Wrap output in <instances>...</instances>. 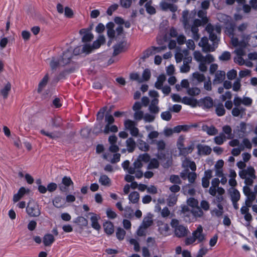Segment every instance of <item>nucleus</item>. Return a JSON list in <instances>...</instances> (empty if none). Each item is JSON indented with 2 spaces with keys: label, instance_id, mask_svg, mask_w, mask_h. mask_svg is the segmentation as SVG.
<instances>
[{
  "label": "nucleus",
  "instance_id": "obj_17",
  "mask_svg": "<svg viewBox=\"0 0 257 257\" xmlns=\"http://www.w3.org/2000/svg\"><path fill=\"white\" fill-rule=\"evenodd\" d=\"M49 78V74L48 73H47L38 84L37 88V92L38 93L40 94L42 92L48 84Z\"/></svg>",
  "mask_w": 257,
  "mask_h": 257
},
{
  "label": "nucleus",
  "instance_id": "obj_51",
  "mask_svg": "<svg viewBox=\"0 0 257 257\" xmlns=\"http://www.w3.org/2000/svg\"><path fill=\"white\" fill-rule=\"evenodd\" d=\"M153 220L151 217H146L144 218L142 224L141 225L144 226L145 228H148L151 226L153 224Z\"/></svg>",
  "mask_w": 257,
  "mask_h": 257
},
{
  "label": "nucleus",
  "instance_id": "obj_5",
  "mask_svg": "<svg viewBox=\"0 0 257 257\" xmlns=\"http://www.w3.org/2000/svg\"><path fill=\"white\" fill-rule=\"evenodd\" d=\"M236 27V36L240 37V40H239V44L238 46L245 47L248 42L249 35L247 33L248 24L243 23Z\"/></svg>",
  "mask_w": 257,
  "mask_h": 257
},
{
  "label": "nucleus",
  "instance_id": "obj_54",
  "mask_svg": "<svg viewBox=\"0 0 257 257\" xmlns=\"http://www.w3.org/2000/svg\"><path fill=\"white\" fill-rule=\"evenodd\" d=\"M52 125L56 127H60L62 125V120L60 117H55L52 119Z\"/></svg>",
  "mask_w": 257,
  "mask_h": 257
},
{
  "label": "nucleus",
  "instance_id": "obj_6",
  "mask_svg": "<svg viewBox=\"0 0 257 257\" xmlns=\"http://www.w3.org/2000/svg\"><path fill=\"white\" fill-rule=\"evenodd\" d=\"M171 225L174 228V233L177 237L181 238L187 235L189 232L188 229L185 226L180 224L178 220L172 219Z\"/></svg>",
  "mask_w": 257,
  "mask_h": 257
},
{
  "label": "nucleus",
  "instance_id": "obj_48",
  "mask_svg": "<svg viewBox=\"0 0 257 257\" xmlns=\"http://www.w3.org/2000/svg\"><path fill=\"white\" fill-rule=\"evenodd\" d=\"M215 111L217 115L218 116H222L225 113V109L224 108V106L223 104L219 103L216 106Z\"/></svg>",
  "mask_w": 257,
  "mask_h": 257
},
{
  "label": "nucleus",
  "instance_id": "obj_36",
  "mask_svg": "<svg viewBox=\"0 0 257 257\" xmlns=\"http://www.w3.org/2000/svg\"><path fill=\"white\" fill-rule=\"evenodd\" d=\"M103 227L105 232L108 234H111L113 231V225L110 221H107L103 224Z\"/></svg>",
  "mask_w": 257,
  "mask_h": 257
},
{
  "label": "nucleus",
  "instance_id": "obj_30",
  "mask_svg": "<svg viewBox=\"0 0 257 257\" xmlns=\"http://www.w3.org/2000/svg\"><path fill=\"white\" fill-rule=\"evenodd\" d=\"M126 144L127 151L130 153L133 152L136 147L135 140L132 138H130L126 141Z\"/></svg>",
  "mask_w": 257,
  "mask_h": 257
},
{
  "label": "nucleus",
  "instance_id": "obj_31",
  "mask_svg": "<svg viewBox=\"0 0 257 257\" xmlns=\"http://www.w3.org/2000/svg\"><path fill=\"white\" fill-rule=\"evenodd\" d=\"M194 148V144L192 143V144L189 147H185L184 146L181 150H180V154L183 156H185L188 154L191 153L193 151Z\"/></svg>",
  "mask_w": 257,
  "mask_h": 257
},
{
  "label": "nucleus",
  "instance_id": "obj_62",
  "mask_svg": "<svg viewBox=\"0 0 257 257\" xmlns=\"http://www.w3.org/2000/svg\"><path fill=\"white\" fill-rule=\"evenodd\" d=\"M231 58V54L228 51L224 52L219 57V59L221 61H228Z\"/></svg>",
  "mask_w": 257,
  "mask_h": 257
},
{
  "label": "nucleus",
  "instance_id": "obj_50",
  "mask_svg": "<svg viewBox=\"0 0 257 257\" xmlns=\"http://www.w3.org/2000/svg\"><path fill=\"white\" fill-rule=\"evenodd\" d=\"M150 163L148 165V169H152L158 168L159 166V163L156 159L150 160Z\"/></svg>",
  "mask_w": 257,
  "mask_h": 257
},
{
  "label": "nucleus",
  "instance_id": "obj_44",
  "mask_svg": "<svg viewBox=\"0 0 257 257\" xmlns=\"http://www.w3.org/2000/svg\"><path fill=\"white\" fill-rule=\"evenodd\" d=\"M202 103L205 107L211 108L213 105V99L210 97H206L202 100Z\"/></svg>",
  "mask_w": 257,
  "mask_h": 257
},
{
  "label": "nucleus",
  "instance_id": "obj_20",
  "mask_svg": "<svg viewBox=\"0 0 257 257\" xmlns=\"http://www.w3.org/2000/svg\"><path fill=\"white\" fill-rule=\"evenodd\" d=\"M88 215H91V217H90V220L91 222V226L96 230H99L101 226L98 222V217L96 214L92 212H90L88 213Z\"/></svg>",
  "mask_w": 257,
  "mask_h": 257
},
{
  "label": "nucleus",
  "instance_id": "obj_28",
  "mask_svg": "<svg viewBox=\"0 0 257 257\" xmlns=\"http://www.w3.org/2000/svg\"><path fill=\"white\" fill-rule=\"evenodd\" d=\"M11 89V84L10 82H8L4 86V88H3L0 91L1 94L3 96L4 98H7L9 92L10 91Z\"/></svg>",
  "mask_w": 257,
  "mask_h": 257
},
{
  "label": "nucleus",
  "instance_id": "obj_32",
  "mask_svg": "<svg viewBox=\"0 0 257 257\" xmlns=\"http://www.w3.org/2000/svg\"><path fill=\"white\" fill-rule=\"evenodd\" d=\"M137 146L139 149L144 152H147L149 150L150 146L145 142L142 140H138L137 142Z\"/></svg>",
  "mask_w": 257,
  "mask_h": 257
},
{
  "label": "nucleus",
  "instance_id": "obj_21",
  "mask_svg": "<svg viewBox=\"0 0 257 257\" xmlns=\"http://www.w3.org/2000/svg\"><path fill=\"white\" fill-rule=\"evenodd\" d=\"M160 7L163 11L169 10L172 12H175L177 10V7L176 5L166 2H162L160 4Z\"/></svg>",
  "mask_w": 257,
  "mask_h": 257
},
{
  "label": "nucleus",
  "instance_id": "obj_38",
  "mask_svg": "<svg viewBox=\"0 0 257 257\" xmlns=\"http://www.w3.org/2000/svg\"><path fill=\"white\" fill-rule=\"evenodd\" d=\"M74 222L81 227H85L88 225V220L82 216L77 217Z\"/></svg>",
  "mask_w": 257,
  "mask_h": 257
},
{
  "label": "nucleus",
  "instance_id": "obj_56",
  "mask_svg": "<svg viewBox=\"0 0 257 257\" xmlns=\"http://www.w3.org/2000/svg\"><path fill=\"white\" fill-rule=\"evenodd\" d=\"M170 181L174 184H181L182 181L178 175H172L170 177Z\"/></svg>",
  "mask_w": 257,
  "mask_h": 257
},
{
  "label": "nucleus",
  "instance_id": "obj_59",
  "mask_svg": "<svg viewBox=\"0 0 257 257\" xmlns=\"http://www.w3.org/2000/svg\"><path fill=\"white\" fill-rule=\"evenodd\" d=\"M116 235L118 239H123L125 235V231L121 228H118L116 232Z\"/></svg>",
  "mask_w": 257,
  "mask_h": 257
},
{
  "label": "nucleus",
  "instance_id": "obj_61",
  "mask_svg": "<svg viewBox=\"0 0 257 257\" xmlns=\"http://www.w3.org/2000/svg\"><path fill=\"white\" fill-rule=\"evenodd\" d=\"M167 200L168 205L169 206H173L176 204L177 200V198L174 194H172L169 196Z\"/></svg>",
  "mask_w": 257,
  "mask_h": 257
},
{
  "label": "nucleus",
  "instance_id": "obj_26",
  "mask_svg": "<svg viewBox=\"0 0 257 257\" xmlns=\"http://www.w3.org/2000/svg\"><path fill=\"white\" fill-rule=\"evenodd\" d=\"M229 191L232 201H238L240 199V193L237 189L234 188H231L229 189Z\"/></svg>",
  "mask_w": 257,
  "mask_h": 257
},
{
  "label": "nucleus",
  "instance_id": "obj_9",
  "mask_svg": "<svg viewBox=\"0 0 257 257\" xmlns=\"http://www.w3.org/2000/svg\"><path fill=\"white\" fill-rule=\"evenodd\" d=\"M219 41L212 42L213 44L211 45L208 43V39L207 37H203L200 42L199 43V45L202 48V51L204 52L207 53L209 52H213L217 47Z\"/></svg>",
  "mask_w": 257,
  "mask_h": 257
},
{
  "label": "nucleus",
  "instance_id": "obj_35",
  "mask_svg": "<svg viewBox=\"0 0 257 257\" xmlns=\"http://www.w3.org/2000/svg\"><path fill=\"white\" fill-rule=\"evenodd\" d=\"M182 102L185 104L189 105L193 107L195 106L197 104L196 99L186 96L183 98Z\"/></svg>",
  "mask_w": 257,
  "mask_h": 257
},
{
  "label": "nucleus",
  "instance_id": "obj_37",
  "mask_svg": "<svg viewBox=\"0 0 257 257\" xmlns=\"http://www.w3.org/2000/svg\"><path fill=\"white\" fill-rule=\"evenodd\" d=\"M166 80V76L164 75H160L157 78V81L155 83V86L158 89H161L163 86L164 82Z\"/></svg>",
  "mask_w": 257,
  "mask_h": 257
},
{
  "label": "nucleus",
  "instance_id": "obj_14",
  "mask_svg": "<svg viewBox=\"0 0 257 257\" xmlns=\"http://www.w3.org/2000/svg\"><path fill=\"white\" fill-rule=\"evenodd\" d=\"M79 34L82 37V42L89 43L94 38L93 35L90 32V29H82L79 31Z\"/></svg>",
  "mask_w": 257,
  "mask_h": 257
},
{
  "label": "nucleus",
  "instance_id": "obj_55",
  "mask_svg": "<svg viewBox=\"0 0 257 257\" xmlns=\"http://www.w3.org/2000/svg\"><path fill=\"white\" fill-rule=\"evenodd\" d=\"M107 106H104L101 108L97 114V120L102 121L104 117V114L107 110Z\"/></svg>",
  "mask_w": 257,
  "mask_h": 257
},
{
  "label": "nucleus",
  "instance_id": "obj_25",
  "mask_svg": "<svg viewBox=\"0 0 257 257\" xmlns=\"http://www.w3.org/2000/svg\"><path fill=\"white\" fill-rule=\"evenodd\" d=\"M126 42L122 41L113 46L114 52L113 55L115 56L121 53L126 45Z\"/></svg>",
  "mask_w": 257,
  "mask_h": 257
},
{
  "label": "nucleus",
  "instance_id": "obj_41",
  "mask_svg": "<svg viewBox=\"0 0 257 257\" xmlns=\"http://www.w3.org/2000/svg\"><path fill=\"white\" fill-rule=\"evenodd\" d=\"M226 139V136L223 133H220L219 136L214 138V141L217 145H221Z\"/></svg>",
  "mask_w": 257,
  "mask_h": 257
},
{
  "label": "nucleus",
  "instance_id": "obj_16",
  "mask_svg": "<svg viewBox=\"0 0 257 257\" xmlns=\"http://www.w3.org/2000/svg\"><path fill=\"white\" fill-rule=\"evenodd\" d=\"M197 149L198 150V154L199 155H208L211 154L212 149L208 146L198 144L197 146Z\"/></svg>",
  "mask_w": 257,
  "mask_h": 257
},
{
  "label": "nucleus",
  "instance_id": "obj_57",
  "mask_svg": "<svg viewBox=\"0 0 257 257\" xmlns=\"http://www.w3.org/2000/svg\"><path fill=\"white\" fill-rule=\"evenodd\" d=\"M151 75L150 70L148 69H146L143 73L142 77H141L142 82L144 81H148L150 78Z\"/></svg>",
  "mask_w": 257,
  "mask_h": 257
},
{
  "label": "nucleus",
  "instance_id": "obj_19",
  "mask_svg": "<svg viewBox=\"0 0 257 257\" xmlns=\"http://www.w3.org/2000/svg\"><path fill=\"white\" fill-rule=\"evenodd\" d=\"M30 190L27 189H26L25 188L22 187H21L18 193L15 194L13 196V201L14 202H17L19 201L27 193H29Z\"/></svg>",
  "mask_w": 257,
  "mask_h": 257
},
{
  "label": "nucleus",
  "instance_id": "obj_13",
  "mask_svg": "<svg viewBox=\"0 0 257 257\" xmlns=\"http://www.w3.org/2000/svg\"><path fill=\"white\" fill-rule=\"evenodd\" d=\"M61 61L59 57H52L50 61L49 65L52 73H55L60 70L63 65L61 64Z\"/></svg>",
  "mask_w": 257,
  "mask_h": 257
},
{
  "label": "nucleus",
  "instance_id": "obj_22",
  "mask_svg": "<svg viewBox=\"0 0 257 257\" xmlns=\"http://www.w3.org/2000/svg\"><path fill=\"white\" fill-rule=\"evenodd\" d=\"M245 108L243 107H235L232 109L231 113L234 116H240L242 118L245 114Z\"/></svg>",
  "mask_w": 257,
  "mask_h": 257
},
{
  "label": "nucleus",
  "instance_id": "obj_18",
  "mask_svg": "<svg viewBox=\"0 0 257 257\" xmlns=\"http://www.w3.org/2000/svg\"><path fill=\"white\" fill-rule=\"evenodd\" d=\"M202 130L210 136H215L218 134V130L214 125L204 124L202 126Z\"/></svg>",
  "mask_w": 257,
  "mask_h": 257
},
{
  "label": "nucleus",
  "instance_id": "obj_58",
  "mask_svg": "<svg viewBox=\"0 0 257 257\" xmlns=\"http://www.w3.org/2000/svg\"><path fill=\"white\" fill-rule=\"evenodd\" d=\"M192 213L195 217H201L203 215V212L200 208V207L197 206L192 211Z\"/></svg>",
  "mask_w": 257,
  "mask_h": 257
},
{
  "label": "nucleus",
  "instance_id": "obj_24",
  "mask_svg": "<svg viewBox=\"0 0 257 257\" xmlns=\"http://www.w3.org/2000/svg\"><path fill=\"white\" fill-rule=\"evenodd\" d=\"M158 158L161 161L162 165L165 168H168L171 166V160L169 158H166L165 155H159Z\"/></svg>",
  "mask_w": 257,
  "mask_h": 257
},
{
  "label": "nucleus",
  "instance_id": "obj_1",
  "mask_svg": "<svg viewBox=\"0 0 257 257\" xmlns=\"http://www.w3.org/2000/svg\"><path fill=\"white\" fill-rule=\"evenodd\" d=\"M241 178L244 179L246 186L243 187V191L247 199L253 202L255 199L254 192H251L248 186H251L253 183V180L256 178L255 170L252 167H248L246 169L242 170L239 173Z\"/></svg>",
  "mask_w": 257,
  "mask_h": 257
},
{
  "label": "nucleus",
  "instance_id": "obj_45",
  "mask_svg": "<svg viewBox=\"0 0 257 257\" xmlns=\"http://www.w3.org/2000/svg\"><path fill=\"white\" fill-rule=\"evenodd\" d=\"M188 15L189 12L188 11H184L182 12V22L185 29H188L189 28L188 20Z\"/></svg>",
  "mask_w": 257,
  "mask_h": 257
},
{
  "label": "nucleus",
  "instance_id": "obj_10",
  "mask_svg": "<svg viewBox=\"0 0 257 257\" xmlns=\"http://www.w3.org/2000/svg\"><path fill=\"white\" fill-rule=\"evenodd\" d=\"M235 29V26L232 23L228 25L226 28V33L231 36V43L234 47L238 46L239 44L238 38L234 37L236 36Z\"/></svg>",
  "mask_w": 257,
  "mask_h": 257
},
{
  "label": "nucleus",
  "instance_id": "obj_7",
  "mask_svg": "<svg viewBox=\"0 0 257 257\" xmlns=\"http://www.w3.org/2000/svg\"><path fill=\"white\" fill-rule=\"evenodd\" d=\"M206 30L209 34V39L212 42L219 41V39L217 36V34H220L221 31V28L220 26L216 25L215 26L208 24Z\"/></svg>",
  "mask_w": 257,
  "mask_h": 257
},
{
  "label": "nucleus",
  "instance_id": "obj_40",
  "mask_svg": "<svg viewBox=\"0 0 257 257\" xmlns=\"http://www.w3.org/2000/svg\"><path fill=\"white\" fill-rule=\"evenodd\" d=\"M118 131V128L115 125H105L103 132L105 134H108L109 132L116 133Z\"/></svg>",
  "mask_w": 257,
  "mask_h": 257
},
{
  "label": "nucleus",
  "instance_id": "obj_8",
  "mask_svg": "<svg viewBox=\"0 0 257 257\" xmlns=\"http://www.w3.org/2000/svg\"><path fill=\"white\" fill-rule=\"evenodd\" d=\"M26 211L28 214L32 217H38L41 214L39 205L33 201H29L26 208Z\"/></svg>",
  "mask_w": 257,
  "mask_h": 257
},
{
  "label": "nucleus",
  "instance_id": "obj_11",
  "mask_svg": "<svg viewBox=\"0 0 257 257\" xmlns=\"http://www.w3.org/2000/svg\"><path fill=\"white\" fill-rule=\"evenodd\" d=\"M150 160L151 157L148 154L145 153L141 154L133 163V166H135V168H137V170H140L143 167V164L149 162Z\"/></svg>",
  "mask_w": 257,
  "mask_h": 257
},
{
  "label": "nucleus",
  "instance_id": "obj_15",
  "mask_svg": "<svg viewBox=\"0 0 257 257\" xmlns=\"http://www.w3.org/2000/svg\"><path fill=\"white\" fill-rule=\"evenodd\" d=\"M192 235L195 240H197L199 242L205 239V236L203 234V228L201 225H199L197 227L196 230L193 232Z\"/></svg>",
  "mask_w": 257,
  "mask_h": 257
},
{
  "label": "nucleus",
  "instance_id": "obj_64",
  "mask_svg": "<svg viewBox=\"0 0 257 257\" xmlns=\"http://www.w3.org/2000/svg\"><path fill=\"white\" fill-rule=\"evenodd\" d=\"M188 94L195 96L198 95L200 93V90L197 87L190 88L187 90Z\"/></svg>",
  "mask_w": 257,
  "mask_h": 257
},
{
  "label": "nucleus",
  "instance_id": "obj_34",
  "mask_svg": "<svg viewBox=\"0 0 257 257\" xmlns=\"http://www.w3.org/2000/svg\"><path fill=\"white\" fill-rule=\"evenodd\" d=\"M99 182L103 186H109L111 184V181L109 177L106 175H101L99 179Z\"/></svg>",
  "mask_w": 257,
  "mask_h": 257
},
{
  "label": "nucleus",
  "instance_id": "obj_42",
  "mask_svg": "<svg viewBox=\"0 0 257 257\" xmlns=\"http://www.w3.org/2000/svg\"><path fill=\"white\" fill-rule=\"evenodd\" d=\"M139 193L137 191L132 192L128 196L130 201L133 203H137L139 200Z\"/></svg>",
  "mask_w": 257,
  "mask_h": 257
},
{
  "label": "nucleus",
  "instance_id": "obj_29",
  "mask_svg": "<svg viewBox=\"0 0 257 257\" xmlns=\"http://www.w3.org/2000/svg\"><path fill=\"white\" fill-rule=\"evenodd\" d=\"M223 133L224 135H227L226 138L228 140L232 139L234 137V135L232 134V129L228 125H226L222 127Z\"/></svg>",
  "mask_w": 257,
  "mask_h": 257
},
{
  "label": "nucleus",
  "instance_id": "obj_4",
  "mask_svg": "<svg viewBox=\"0 0 257 257\" xmlns=\"http://www.w3.org/2000/svg\"><path fill=\"white\" fill-rule=\"evenodd\" d=\"M194 59L200 62L199 69L202 72H205L207 70L206 64H209L214 61L213 56L211 54H207L204 56L200 52L196 51L193 53Z\"/></svg>",
  "mask_w": 257,
  "mask_h": 257
},
{
  "label": "nucleus",
  "instance_id": "obj_52",
  "mask_svg": "<svg viewBox=\"0 0 257 257\" xmlns=\"http://www.w3.org/2000/svg\"><path fill=\"white\" fill-rule=\"evenodd\" d=\"M136 125L137 123L135 122V121L130 119H127L124 122V126L125 128L130 130V131L132 130L134 127H136Z\"/></svg>",
  "mask_w": 257,
  "mask_h": 257
},
{
  "label": "nucleus",
  "instance_id": "obj_33",
  "mask_svg": "<svg viewBox=\"0 0 257 257\" xmlns=\"http://www.w3.org/2000/svg\"><path fill=\"white\" fill-rule=\"evenodd\" d=\"M55 240L52 234H47L43 237V243L45 246H50Z\"/></svg>",
  "mask_w": 257,
  "mask_h": 257
},
{
  "label": "nucleus",
  "instance_id": "obj_3",
  "mask_svg": "<svg viewBox=\"0 0 257 257\" xmlns=\"http://www.w3.org/2000/svg\"><path fill=\"white\" fill-rule=\"evenodd\" d=\"M105 41L104 36L100 35L98 39L93 42L92 44L85 43L75 48L72 51L73 56H76L81 54H89L95 49L99 48L102 44L104 43Z\"/></svg>",
  "mask_w": 257,
  "mask_h": 257
},
{
  "label": "nucleus",
  "instance_id": "obj_53",
  "mask_svg": "<svg viewBox=\"0 0 257 257\" xmlns=\"http://www.w3.org/2000/svg\"><path fill=\"white\" fill-rule=\"evenodd\" d=\"M156 118L155 114L151 113H146L144 114V120L146 122H151L154 121Z\"/></svg>",
  "mask_w": 257,
  "mask_h": 257
},
{
  "label": "nucleus",
  "instance_id": "obj_43",
  "mask_svg": "<svg viewBox=\"0 0 257 257\" xmlns=\"http://www.w3.org/2000/svg\"><path fill=\"white\" fill-rule=\"evenodd\" d=\"M169 226L167 224H162L159 228L160 233L164 236H167L169 234Z\"/></svg>",
  "mask_w": 257,
  "mask_h": 257
},
{
  "label": "nucleus",
  "instance_id": "obj_47",
  "mask_svg": "<svg viewBox=\"0 0 257 257\" xmlns=\"http://www.w3.org/2000/svg\"><path fill=\"white\" fill-rule=\"evenodd\" d=\"M151 144H156L157 147V149L159 150H164L165 148L166 144L164 141L162 140L157 141V140H153L151 143Z\"/></svg>",
  "mask_w": 257,
  "mask_h": 257
},
{
  "label": "nucleus",
  "instance_id": "obj_39",
  "mask_svg": "<svg viewBox=\"0 0 257 257\" xmlns=\"http://www.w3.org/2000/svg\"><path fill=\"white\" fill-rule=\"evenodd\" d=\"M53 205L57 208H60L64 204V200L62 197H56L53 200Z\"/></svg>",
  "mask_w": 257,
  "mask_h": 257
},
{
  "label": "nucleus",
  "instance_id": "obj_23",
  "mask_svg": "<svg viewBox=\"0 0 257 257\" xmlns=\"http://www.w3.org/2000/svg\"><path fill=\"white\" fill-rule=\"evenodd\" d=\"M225 73L223 71H217L215 75V78L213 80L214 84L221 83L225 79Z\"/></svg>",
  "mask_w": 257,
  "mask_h": 257
},
{
  "label": "nucleus",
  "instance_id": "obj_12",
  "mask_svg": "<svg viewBox=\"0 0 257 257\" xmlns=\"http://www.w3.org/2000/svg\"><path fill=\"white\" fill-rule=\"evenodd\" d=\"M122 167L124 170H127L130 174H135L136 177L141 178L143 175V173L140 170H137V168H135L134 166L130 167V162L127 160L124 161L122 164Z\"/></svg>",
  "mask_w": 257,
  "mask_h": 257
},
{
  "label": "nucleus",
  "instance_id": "obj_60",
  "mask_svg": "<svg viewBox=\"0 0 257 257\" xmlns=\"http://www.w3.org/2000/svg\"><path fill=\"white\" fill-rule=\"evenodd\" d=\"M105 121L107 123L106 125H111L114 121V119L112 115L109 114L108 112H106L105 115Z\"/></svg>",
  "mask_w": 257,
  "mask_h": 257
},
{
  "label": "nucleus",
  "instance_id": "obj_27",
  "mask_svg": "<svg viewBox=\"0 0 257 257\" xmlns=\"http://www.w3.org/2000/svg\"><path fill=\"white\" fill-rule=\"evenodd\" d=\"M40 133L42 134H43L45 136H46L53 140L59 138L61 136V133L60 132H57L55 133H49V132H46L44 130H41Z\"/></svg>",
  "mask_w": 257,
  "mask_h": 257
},
{
  "label": "nucleus",
  "instance_id": "obj_49",
  "mask_svg": "<svg viewBox=\"0 0 257 257\" xmlns=\"http://www.w3.org/2000/svg\"><path fill=\"white\" fill-rule=\"evenodd\" d=\"M208 21V20L207 17L203 18L202 20L195 19L194 21L193 26L198 27L199 26L205 25L207 23Z\"/></svg>",
  "mask_w": 257,
  "mask_h": 257
},
{
  "label": "nucleus",
  "instance_id": "obj_2",
  "mask_svg": "<svg viewBox=\"0 0 257 257\" xmlns=\"http://www.w3.org/2000/svg\"><path fill=\"white\" fill-rule=\"evenodd\" d=\"M59 58L61 61V64L64 67L69 65H72L69 68L66 69L60 73L58 76L59 79L64 78L67 74L73 72L78 68L77 64L74 63L73 61V57L71 50L67 49Z\"/></svg>",
  "mask_w": 257,
  "mask_h": 257
},
{
  "label": "nucleus",
  "instance_id": "obj_63",
  "mask_svg": "<svg viewBox=\"0 0 257 257\" xmlns=\"http://www.w3.org/2000/svg\"><path fill=\"white\" fill-rule=\"evenodd\" d=\"M171 111H166L162 112L161 114V118L165 120L169 121L172 118V114L170 112Z\"/></svg>",
  "mask_w": 257,
  "mask_h": 257
},
{
  "label": "nucleus",
  "instance_id": "obj_46",
  "mask_svg": "<svg viewBox=\"0 0 257 257\" xmlns=\"http://www.w3.org/2000/svg\"><path fill=\"white\" fill-rule=\"evenodd\" d=\"M192 77L194 79L196 80L199 83L203 82L205 79L204 75L198 72L193 73Z\"/></svg>",
  "mask_w": 257,
  "mask_h": 257
}]
</instances>
